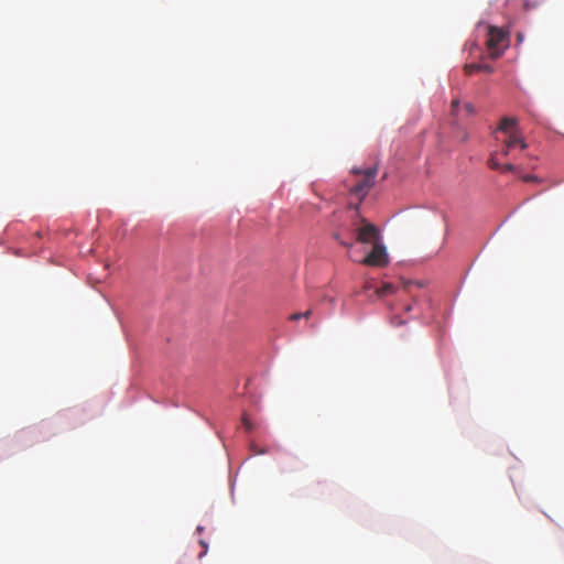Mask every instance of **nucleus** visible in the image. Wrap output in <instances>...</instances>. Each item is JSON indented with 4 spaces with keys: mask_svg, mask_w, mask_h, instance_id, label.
Returning a JSON list of instances; mask_svg holds the SVG:
<instances>
[{
    "mask_svg": "<svg viewBox=\"0 0 564 564\" xmlns=\"http://www.w3.org/2000/svg\"><path fill=\"white\" fill-rule=\"evenodd\" d=\"M352 173L362 175V178L351 187L350 192L358 196L360 199H362L368 194L369 189L373 186L375 177L377 175V169H352Z\"/></svg>",
    "mask_w": 564,
    "mask_h": 564,
    "instance_id": "f257e3e1",
    "label": "nucleus"
},
{
    "mask_svg": "<svg viewBox=\"0 0 564 564\" xmlns=\"http://www.w3.org/2000/svg\"><path fill=\"white\" fill-rule=\"evenodd\" d=\"M361 225L355 229L356 241L364 245H375L380 242V231L378 227L368 223L366 219L360 220Z\"/></svg>",
    "mask_w": 564,
    "mask_h": 564,
    "instance_id": "f03ea898",
    "label": "nucleus"
},
{
    "mask_svg": "<svg viewBox=\"0 0 564 564\" xmlns=\"http://www.w3.org/2000/svg\"><path fill=\"white\" fill-rule=\"evenodd\" d=\"M370 267H384L388 264V253L386 247L381 243H375L367 257L359 261Z\"/></svg>",
    "mask_w": 564,
    "mask_h": 564,
    "instance_id": "7ed1b4c3",
    "label": "nucleus"
},
{
    "mask_svg": "<svg viewBox=\"0 0 564 564\" xmlns=\"http://www.w3.org/2000/svg\"><path fill=\"white\" fill-rule=\"evenodd\" d=\"M509 37H487L485 44L490 58H497L509 45Z\"/></svg>",
    "mask_w": 564,
    "mask_h": 564,
    "instance_id": "20e7f679",
    "label": "nucleus"
},
{
    "mask_svg": "<svg viewBox=\"0 0 564 564\" xmlns=\"http://www.w3.org/2000/svg\"><path fill=\"white\" fill-rule=\"evenodd\" d=\"M519 130L518 128V120L514 117H503L497 129L496 132L505 133L506 137L509 135L511 131Z\"/></svg>",
    "mask_w": 564,
    "mask_h": 564,
    "instance_id": "39448f33",
    "label": "nucleus"
},
{
    "mask_svg": "<svg viewBox=\"0 0 564 564\" xmlns=\"http://www.w3.org/2000/svg\"><path fill=\"white\" fill-rule=\"evenodd\" d=\"M517 141H520V130L511 131L503 140L505 148L501 152L503 156L509 155L510 150L517 145Z\"/></svg>",
    "mask_w": 564,
    "mask_h": 564,
    "instance_id": "423d86ee",
    "label": "nucleus"
},
{
    "mask_svg": "<svg viewBox=\"0 0 564 564\" xmlns=\"http://www.w3.org/2000/svg\"><path fill=\"white\" fill-rule=\"evenodd\" d=\"M394 291H395V288L393 284L384 283L380 289L377 290V294H378V296L382 297V296H387V295L394 293Z\"/></svg>",
    "mask_w": 564,
    "mask_h": 564,
    "instance_id": "0eeeda50",
    "label": "nucleus"
},
{
    "mask_svg": "<svg viewBox=\"0 0 564 564\" xmlns=\"http://www.w3.org/2000/svg\"><path fill=\"white\" fill-rule=\"evenodd\" d=\"M333 237L345 248H351L354 245V241L351 239H343L341 234L339 231L335 232Z\"/></svg>",
    "mask_w": 564,
    "mask_h": 564,
    "instance_id": "6e6552de",
    "label": "nucleus"
},
{
    "mask_svg": "<svg viewBox=\"0 0 564 564\" xmlns=\"http://www.w3.org/2000/svg\"><path fill=\"white\" fill-rule=\"evenodd\" d=\"M488 165L492 170H500L501 164L497 160V153H492L488 160Z\"/></svg>",
    "mask_w": 564,
    "mask_h": 564,
    "instance_id": "1a4fd4ad",
    "label": "nucleus"
},
{
    "mask_svg": "<svg viewBox=\"0 0 564 564\" xmlns=\"http://www.w3.org/2000/svg\"><path fill=\"white\" fill-rule=\"evenodd\" d=\"M466 75H471L474 72L481 70L480 64H466L464 67Z\"/></svg>",
    "mask_w": 564,
    "mask_h": 564,
    "instance_id": "9d476101",
    "label": "nucleus"
},
{
    "mask_svg": "<svg viewBox=\"0 0 564 564\" xmlns=\"http://www.w3.org/2000/svg\"><path fill=\"white\" fill-rule=\"evenodd\" d=\"M312 312L308 310L304 313H294L290 316L291 321H297L300 318H308L311 316Z\"/></svg>",
    "mask_w": 564,
    "mask_h": 564,
    "instance_id": "9b49d317",
    "label": "nucleus"
},
{
    "mask_svg": "<svg viewBox=\"0 0 564 564\" xmlns=\"http://www.w3.org/2000/svg\"><path fill=\"white\" fill-rule=\"evenodd\" d=\"M241 421H242V424L245 426V429L247 431H252L253 430V425L252 423L250 422V420L248 419L247 414H243L242 417H241Z\"/></svg>",
    "mask_w": 564,
    "mask_h": 564,
    "instance_id": "f8f14e48",
    "label": "nucleus"
},
{
    "mask_svg": "<svg viewBox=\"0 0 564 564\" xmlns=\"http://www.w3.org/2000/svg\"><path fill=\"white\" fill-rule=\"evenodd\" d=\"M250 449L252 451V453H253L254 455H263V454H267V453H268V451H267V449H264V448H260V447H258V446H257L256 444H253V443L250 445Z\"/></svg>",
    "mask_w": 564,
    "mask_h": 564,
    "instance_id": "ddd939ff",
    "label": "nucleus"
},
{
    "mask_svg": "<svg viewBox=\"0 0 564 564\" xmlns=\"http://www.w3.org/2000/svg\"><path fill=\"white\" fill-rule=\"evenodd\" d=\"M500 170L503 172H513L516 170V166L511 163H507L505 165H501Z\"/></svg>",
    "mask_w": 564,
    "mask_h": 564,
    "instance_id": "4468645a",
    "label": "nucleus"
},
{
    "mask_svg": "<svg viewBox=\"0 0 564 564\" xmlns=\"http://www.w3.org/2000/svg\"><path fill=\"white\" fill-rule=\"evenodd\" d=\"M517 145H519L521 150H525L528 148V143L524 141L521 133H520V141H517Z\"/></svg>",
    "mask_w": 564,
    "mask_h": 564,
    "instance_id": "2eb2a0df",
    "label": "nucleus"
},
{
    "mask_svg": "<svg viewBox=\"0 0 564 564\" xmlns=\"http://www.w3.org/2000/svg\"><path fill=\"white\" fill-rule=\"evenodd\" d=\"M464 109L468 115H473L475 112L474 106L469 102L464 105Z\"/></svg>",
    "mask_w": 564,
    "mask_h": 564,
    "instance_id": "dca6fc26",
    "label": "nucleus"
},
{
    "mask_svg": "<svg viewBox=\"0 0 564 564\" xmlns=\"http://www.w3.org/2000/svg\"><path fill=\"white\" fill-rule=\"evenodd\" d=\"M524 182H535L538 181V177L535 175H525L522 177Z\"/></svg>",
    "mask_w": 564,
    "mask_h": 564,
    "instance_id": "f3484780",
    "label": "nucleus"
},
{
    "mask_svg": "<svg viewBox=\"0 0 564 564\" xmlns=\"http://www.w3.org/2000/svg\"><path fill=\"white\" fill-rule=\"evenodd\" d=\"M458 107H459V101L457 99H454L452 101V112L454 113L455 111H457Z\"/></svg>",
    "mask_w": 564,
    "mask_h": 564,
    "instance_id": "a211bd4d",
    "label": "nucleus"
},
{
    "mask_svg": "<svg viewBox=\"0 0 564 564\" xmlns=\"http://www.w3.org/2000/svg\"><path fill=\"white\" fill-rule=\"evenodd\" d=\"M391 323H392L393 325H398V326H399V325H402V324H403V321H402L401 318H399V317H393V318H392V321H391Z\"/></svg>",
    "mask_w": 564,
    "mask_h": 564,
    "instance_id": "6ab92c4d",
    "label": "nucleus"
},
{
    "mask_svg": "<svg viewBox=\"0 0 564 564\" xmlns=\"http://www.w3.org/2000/svg\"><path fill=\"white\" fill-rule=\"evenodd\" d=\"M481 69L486 70V72H492V68L488 65H481Z\"/></svg>",
    "mask_w": 564,
    "mask_h": 564,
    "instance_id": "aec40b11",
    "label": "nucleus"
},
{
    "mask_svg": "<svg viewBox=\"0 0 564 564\" xmlns=\"http://www.w3.org/2000/svg\"><path fill=\"white\" fill-rule=\"evenodd\" d=\"M200 544H202V545H203V547H204V552L200 554V556H202L203 554H205V553H206L207 544H206L204 541H200Z\"/></svg>",
    "mask_w": 564,
    "mask_h": 564,
    "instance_id": "412c9836",
    "label": "nucleus"
},
{
    "mask_svg": "<svg viewBox=\"0 0 564 564\" xmlns=\"http://www.w3.org/2000/svg\"><path fill=\"white\" fill-rule=\"evenodd\" d=\"M197 531H198V532H202V531H203V528H202V527H198V528H197Z\"/></svg>",
    "mask_w": 564,
    "mask_h": 564,
    "instance_id": "4be33fe9",
    "label": "nucleus"
}]
</instances>
